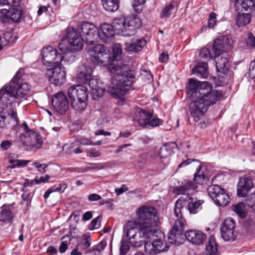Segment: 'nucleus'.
<instances>
[{
    "mask_svg": "<svg viewBox=\"0 0 255 255\" xmlns=\"http://www.w3.org/2000/svg\"><path fill=\"white\" fill-rule=\"evenodd\" d=\"M115 79L116 84L114 86L111 91L112 95L117 98H121L124 96L128 91L135 81V72L129 70L117 73L115 76H112Z\"/></svg>",
    "mask_w": 255,
    "mask_h": 255,
    "instance_id": "nucleus-6",
    "label": "nucleus"
},
{
    "mask_svg": "<svg viewBox=\"0 0 255 255\" xmlns=\"http://www.w3.org/2000/svg\"><path fill=\"white\" fill-rule=\"evenodd\" d=\"M158 234L160 235L159 237H158L157 234H155L153 237L154 238L153 242H147L144 243V251L149 255H155L166 250V245L161 239L164 235L161 232Z\"/></svg>",
    "mask_w": 255,
    "mask_h": 255,
    "instance_id": "nucleus-12",
    "label": "nucleus"
},
{
    "mask_svg": "<svg viewBox=\"0 0 255 255\" xmlns=\"http://www.w3.org/2000/svg\"><path fill=\"white\" fill-rule=\"evenodd\" d=\"M177 147V144L174 142L166 143L162 147H160L158 155L161 158H167L174 153V149Z\"/></svg>",
    "mask_w": 255,
    "mask_h": 255,
    "instance_id": "nucleus-31",
    "label": "nucleus"
},
{
    "mask_svg": "<svg viewBox=\"0 0 255 255\" xmlns=\"http://www.w3.org/2000/svg\"><path fill=\"white\" fill-rule=\"evenodd\" d=\"M146 0H134L132 4L133 7L135 12L137 13H140L142 11L144 4Z\"/></svg>",
    "mask_w": 255,
    "mask_h": 255,
    "instance_id": "nucleus-44",
    "label": "nucleus"
},
{
    "mask_svg": "<svg viewBox=\"0 0 255 255\" xmlns=\"http://www.w3.org/2000/svg\"><path fill=\"white\" fill-rule=\"evenodd\" d=\"M122 53V49L120 46L116 45L113 48V55L111 56L113 61H119L120 56Z\"/></svg>",
    "mask_w": 255,
    "mask_h": 255,
    "instance_id": "nucleus-47",
    "label": "nucleus"
},
{
    "mask_svg": "<svg viewBox=\"0 0 255 255\" xmlns=\"http://www.w3.org/2000/svg\"><path fill=\"white\" fill-rule=\"evenodd\" d=\"M137 230H138V227L135 225V221L129 222L128 223L127 226L124 228V231L128 241L138 235L139 232H137ZM139 233H141V232H140Z\"/></svg>",
    "mask_w": 255,
    "mask_h": 255,
    "instance_id": "nucleus-33",
    "label": "nucleus"
},
{
    "mask_svg": "<svg viewBox=\"0 0 255 255\" xmlns=\"http://www.w3.org/2000/svg\"><path fill=\"white\" fill-rule=\"evenodd\" d=\"M7 109L3 108L0 111V128H4L6 126L5 120L7 116H9L10 119L13 121L15 124L18 123V118L17 116L16 107L14 106H8Z\"/></svg>",
    "mask_w": 255,
    "mask_h": 255,
    "instance_id": "nucleus-21",
    "label": "nucleus"
},
{
    "mask_svg": "<svg viewBox=\"0 0 255 255\" xmlns=\"http://www.w3.org/2000/svg\"><path fill=\"white\" fill-rule=\"evenodd\" d=\"M21 1L17 3H11L12 6L8 9L9 15V19L14 22H19L22 18L23 10L19 5Z\"/></svg>",
    "mask_w": 255,
    "mask_h": 255,
    "instance_id": "nucleus-29",
    "label": "nucleus"
},
{
    "mask_svg": "<svg viewBox=\"0 0 255 255\" xmlns=\"http://www.w3.org/2000/svg\"><path fill=\"white\" fill-rule=\"evenodd\" d=\"M208 26L213 28L216 23V14L215 12H212L210 13L208 18Z\"/></svg>",
    "mask_w": 255,
    "mask_h": 255,
    "instance_id": "nucleus-50",
    "label": "nucleus"
},
{
    "mask_svg": "<svg viewBox=\"0 0 255 255\" xmlns=\"http://www.w3.org/2000/svg\"><path fill=\"white\" fill-rule=\"evenodd\" d=\"M194 161H197L200 163L199 161L197 159L188 158L184 161H183L181 163H180L178 166V168H180L185 166H187L190 164L191 162Z\"/></svg>",
    "mask_w": 255,
    "mask_h": 255,
    "instance_id": "nucleus-54",
    "label": "nucleus"
},
{
    "mask_svg": "<svg viewBox=\"0 0 255 255\" xmlns=\"http://www.w3.org/2000/svg\"><path fill=\"white\" fill-rule=\"evenodd\" d=\"M136 117L139 116L137 120L139 125L143 127L147 128H153L159 126L163 123V120L158 118H153V115L148 111L142 110L139 108L136 112Z\"/></svg>",
    "mask_w": 255,
    "mask_h": 255,
    "instance_id": "nucleus-11",
    "label": "nucleus"
},
{
    "mask_svg": "<svg viewBox=\"0 0 255 255\" xmlns=\"http://www.w3.org/2000/svg\"><path fill=\"white\" fill-rule=\"evenodd\" d=\"M21 0H0V6L7 5L10 6L11 3H17Z\"/></svg>",
    "mask_w": 255,
    "mask_h": 255,
    "instance_id": "nucleus-55",
    "label": "nucleus"
},
{
    "mask_svg": "<svg viewBox=\"0 0 255 255\" xmlns=\"http://www.w3.org/2000/svg\"><path fill=\"white\" fill-rule=\"evenodd\" d=\"M186 90L191 101L189 107L190 114L197 122L201 120L210 106L216 104L222 97L219 91L213 90V86L209 82H200L193 78L189 80Z\"/></svg>",
    "mask_w": 255,
    "mask_h": 255,
    "instance_id": "nucleus-1",
    "label": "nucleus"
},
{
    "mask_svg": "<svg viewBox=\"0 0 255 255\" xmlns=\"http://www.w3.org/2000/svg\"><path fill=\"white\" fill-rule=\"evenodd\" d=\"M8 10L7 9L0 10V21L3 23L8 22L9 20Z\"/></svg>",
    "mask_w": 255,
    "mask_h": 255,
    "instance_id": "nucleus-48",
    "label": "nucleus"
},
{
    "mask_svg": "<svg viewBox=\"0 0 255 255\" xmlns=\"http://www.w3.org/2000/svg\"><path fill=\"white\" fill-rule=\"evenodd\" d=\"M90 165L92 170H100L111 165L110 162L105 163H87Z\"/></svg>",
    "mask_w": 255,
    "mask_h": 255,
    "instance_id": "nucleus-42",
    "label": "nucleus"
},
{
    "mask_svg": "<svg viewBox=\"0 0 255 255\" xmlns=\"http://www.w3.org/2000/svg\"><path fill=\"white\" fill-rule=\"evenodd\" d=\"M199 56L201 58H204L207 60H210L212 57V54L210 48L208 47L202 48L199 53Z\"/></svg>",
    "mask_w": 255,
    "mask_h": 255,
    "instance_id": "nucleus-46",
    "label": "nucleus"
},
{
    "mask_svg": "<svg viewBox=\"0 0 255 255\" xmlns=\"http://www.w3.org/2000/svg\"><path fill=\"white\" fill-rule=\"evenodd\" d=\"M183 241L180 244H175L169 241V236L168 237V241L170 244H174L179 246L183 243L184 241V237L186 238L187 240L192 243L193 244L200 245L203 244L205 242L206 236L202 232L198 230H190L186 231L185 234L183 233Z\"/></svg>",
    "mask_w": 255,
    "mask_h": 255,
    "instance_id": "nucleus-18",
    "label": "nucleus"
},
{
    "mask_svg": "<svg viewBox=\"0 0 255 255\" xmlns=\"http://www.w3.org/2000/svg\"><path fill=\"white\" fill-rule=\"evenodd\" d=\"M11 162L10 166L11 168H14L16 167H21L26 166L29 162V160H18L17 158L16 160H10Z\"/></svg>",
    "mask_w": 255,
    "mask_h": 255,
    "instance_id": "nucleus-43",
    "label": "nucleus"
},
{
    "mask_svg": "<svg viewBox=\"0 0 255 255\" xmlns=\"http://www.w3.org/2000/svg\"><path fill=\"white\" fill-rule=\"evenodd\" d=\"M197 188V186L191 180H184L180 186L173 189V193L177 195H184L188 194L190 190H193Z\"/></svg>",
    "mask_w": 255,
    "mask_h": 255,
    "instance_id": "nucleus-28",
    "label": "nucleus"
},
{
    "mask_svg": "<svg viewBox=\"0 0 255 255\" xmlns=\"http://www.w3.org/2000/svg\"><path fill=\"white\" fill-rule=\"evenodd\" d=\"M174 5L172 4H169L166 5L162 10L160 16L161 18H167L170 16L171 11L174 8Z\"/></svg>",
    "mask_w": 255,
    "mask_h": 255,
    "instance_id": "nucleus-45",
    "label": "nucleus"
},
{
    "mask_svg": "<svg viewBox=\"0 0 255 255\" xmlns=\"http://www.w3.org/2000/svg\"><path fill=\"white\" fill-rule=\"evenodd\" d=\"M58 49L59 48H58ZM59 50L61 52V53H59L55 48L52 46L44 47L42 50L43 64L50 67L59 65L64 59V55L67 53L72 52V51L63 52L60 49Z\"/></svg>",
    "mask_w": 255,
    "mask_h": 255,
    "instance_id": "nucleus-8",
    "label": "nucleus"
},
{
    "mask_svg": "<svg viewBox=\"0 0 255 255\" xmlns=\"http://www.w3.org/2000/svg\"><path fill=\"white\" fill-rule=\"evenodd\" d=\"M136 214L137 218L134 221L135 225L145 238L150 239L153 237L155 234L160 232L155 229L159 222V217L155 208L142 205L138 208Z\"/></svg>",
    "mask_w": 255,
    "mask_h": 255,
    "instance_id": "nucleus-5",
    "label": "nucleus"
},
{
    "mask_svg": "<svg viewBox=\"0 0 255 255\" xmlns=\"http://www.w3.org/2000/svg\"><path fill=\"white\" fill-rule=\"evenodd\" d=\"M247 43L250 46H255V37L253 35L252 33H250L249 34Z\"/></svg>",
    "mask_w": 255,
    "mask_h": 255,
    "instance_id": "nucleus-59",
    "label": "nucleus"
},
{
    "mask_svg": "<svg viewBox=\"0 0 255 255\" xmlns=\"http://www.w3.org/2000/svg\"><path fill=\"white\" fill-rule=\"evenodd\" d=\"M127 31L125 34L127 36H133L136 33V29H139L141 26V21L136 15L125 16Z\"/></svg>",
    "mask_w": 255,
    "mask_h": 255,
    "instance_id": "nucleus-20",
    "label": "nucleus"
},
{
    "mask_svg": "<svg viewBox=\"0 0 255 255\" xmlns=\"http://www.w3.org/2000/svg\"><path fill=\"white\" fill-rule=\"evenodd\" d=\"M11 144H12L10 141L4 140L2 141L0 144V147L3 150H5L9 148L11 145Z\"/></svg>",
    "mask_w": 255,
    "mask_h": 255,
    "instance_id": "nucleus-63",
    "label": "nucleus"
},
{
    "mask_svg": "<svg viewBox=\"0 0 255 255\" xmlns=\"http://www.w3.org/2000/svg\"><path fill=\"white\" fill-rule=\"evenodd\" d=\"M33 165L34 166L38 169V170L41 173H44L45 172L46 168L47 167V165L46 164H41L38 162H35L33 163Z\"/></svg>",
    "mask_w": 255,
    "mask_h": 255,
    "instance_id": "nucleus-53",
    "label": "nucleus"
},
{
    "mask_svg": "<svg viewBox=\"0 0 255 255\" xmlns=\"http://www.w3.org/2000/svg\"><path fill=\"white\" fill-rule=\"evenodd\" d=\"M202 165L199 164L197 172L194 174V181L195 183L202 185L208 180L207 176L201 170Z\"/></svg>",
    "mask_w": 255,
    "mask_h": 255,
    "instance_id": "nucleus-38",
    "label": "nucleus"
},
{
    "mask_svg": "<svg viewBox=\"0 0 255 255\" xmlns=\"http://www.w3.org/2000/svg\"><path fill=\"white\" fill-rule=\"evenodd\" d=\"M67 187V185L64 183H63L59 184L58 187L52 188L53 191H54V192H59L60 193H63Z\"/></svg>",
    "mask_w": 255,
    "mask_h": 255,
    "instance_id": "nucleus-57",
    "label": "nucleus"
},
{
    "mask_svg": "<svg viewBox=\"0 0 255 255\" xmlns=\"http://www.w3.org/2000/svg\"><path fill=\"white\" fill-rule=\"evenodd\" d=\"M144 238L143 236L142 237L140 235V233H138V235L135 238H133L131 239H130L129 241L130 245H131L133 247L138 248L141 246L143 244H144L145 242L143 240V238Z\"/></svg>",
    "mask_w": 255,
    "mask_h": 255,
    "instance_id": "nucleus-39",
    "label": "nucleus"
},
{
    "mask_svg": "<svg viewBox=\"0 0 255 255\" xmlns=\"http://www.w3.org/2000/svg\"><path fill=\"white\" fill-rule=\"evenodd\" d=\"M101 152L100 151L95 149L92 148L90 150V154L89 155L90 157H98L100 156Z\"/></svg>",
    "mask_w": 255,
    "mask_h": 255,
    "instance_id": "nucleus-64",
    "label": "nucleus"
},
{
    "mask_svg": "<svg viewBox=\"0 0 255 255\" xmlns=\"http://www.w3.org/2000/svg\"><path fill=\"white\" fill-rule=\"evenodd\" d=\"M19 138L23 145L34 148H40L43 144L42 136L34 131H29L27 135L23 133H20Z\"/></svg>",
    "mask_w": 255,
    "mask_h": 255,
    "instance_id": "nucleus-15",
    "label": "nucleus"
},
{
    "mask_svg": "<svg viewBox=\"0 0 255 255\" xmlns=\"http://www.w3.org/2000/svg\"><path fill=\"white\" fill-rule=\"evenodd\" d=\"M92 74V69L85 64H82L78 67L77 80L80 83L86 84L87 81L91 78Z\"/></svg>",
    "mask_w": 255,
    "mask_h": 255,
    "instance_id": "nucleus-23",
    "label": "nucleus"
},
{
    "mask_svg": "<svg viewBox=\"0 0 255 255\" xmlns=\"http://www.w3.org/2000/svg\"><path fill=\"white\" fill-rule=\"evenodd\" d=\"M204 202L203 200L193 201L192 197H187L186 198L180 197L175 202L174 214L177 219L169 233V241L175 244H180L183 241V232L186 223L183 216V211L185 207L190 214H196L202 208V205Z\"/></svg>",
    "mask_w": 255,
    "mask_h": 255,
    "instance_id": "nucleus-3",
    "label": "nucleus"
},
{
    "mask_svg": "<svg viewBox=\"0 0 255 255\" xmlns=\"http://www.w3.org/2000/svg\"><path fill=\"white\" fill-rule=\"evenodd\" d=\"M107 246V242L105 241H102L100 242L97 246L93 248L91 250L92 251H96L98 252H100L103 251Z\"/></svg>",
    "mask_w": 255,
    "mask_h": 255,
    "instance_id": "nucleus-52",
    "label": "nucleus"
},
{
    "mask_svg": "<svg viewBox=\"0 0 255 255\" xmlns=\"http://www.w3.org/2000/svg\"><path fill=\"white\" fill-rule=\"evenodd\" d=\"M68 94L71 106L74 110L82 112L86 108L88 95L86 87L72 86L68 90Z\"/></svg>",
    "mask_w": 255,
    "mask_h": 255,
    "instance_id": "nucleus-7",
    "label": "nucleus"
},
{
    "mask_svg": "<svg viewBox=\"0 0 255 255\" xmlns=\"http://www.w3.org/2000/svg\"><path fill=\"white\" fill-rule=\"evenodd\" d=\"M91 61L95 65L107 66L112 59L109 53L106 52L103 45L99 44L89 49Z\"/></svg>",
    "mask_w": 255,
    "mask_h": 255,
    "instance_id": "nucleus-9",
    "label": "nucleus"
},
{
    "mask_svg": "<svg viewBox=\"0 0 255 255\" xmlns=\"http://www.w3.org/2000/svg\"><path fill=\"white\" fill-rule=\"evenodd\" d=\"M207 192L217 205L225 207L230 202L231 199L228 193L218 185H210L207 188Z\"/></svg>",
    "mask_w": 255,
    "mask_h": 255,
    "instance_id": "nucleus-10",
    "label": "nucleus"
},
{
    "mask_svg": "<svg viewBox=\"0 0 255 255\" xmlns=\"http://www.w3.org/2000/svg\"><path fill=\"white\" fill-rule=\"evenodd\" d=\"M115 34H116L111 24L104 23L101 25L100 29L97 33L99 38L105 43H108L111 41Z\"/></svg>",
    "mask_w": 255,
    "mask_h": 255,
    "instance_id": "nucleus-22",
    "label": "nucleus"
},
{
    "mask_svg": "<svg viewBox=\"0 0 255 255\" xmlns=\"http://www.w3.org/2000/svg\"><path fill=\"white\" fill-rule=\"evenodd\" d=\"M169 55L167 52H162L159 56V60L161 63H165L168 61Z\"/></svg>",
    "mask_w": 255,
    "mask_h": 255,
    "instance_id": "nucleus-58",
    "label": "nucleus"
},
{
    "mask_svg": "<svg viewBox=\"0 0 255 255\" xmlns=\"http://www.w3.org/2000/svg\"><path fill=\"white\" fill-rule=\"evenodd\" d=\"M233 43V40L229 35H222L215 39L212 45L214 56L227 54L226 52L231 48Z\"/></svg>",
    "mask_w": 255,
    "mask_h": 255,
    "instance_id": "nucleus-13",
    "label": "nucleus"
},
{
    "mask_svg": "<svg viewBox=\"0 0 255 255\" xmlns=\"http://www.w3.org/2000/svg\"><path fill=\"white\" fill-rule=\"evenodd\" d=\"M46 74L48 77L49 81L55 86H61L65 81L66 72L59 65H56L48 69Z\"/></svg>",
    "mask_w": 255,
    "mask_h": 255,
    "instance_id": "nucleus-14",
    "label": "nucleus"
},
{
    "mask_svg": "<svg viewBox=\"0 0 255 255\" xmlns=\"http://www.w3.org/2000/svg\"><path fill=\"white\" fill-rule=\"evenodd\" d=\"M14 215L12 211L7 207L3 205L0 213V221L10 222L13 220Z\"/></svg>",
    "mask_w": 255,
    "mask_h": 255,
    "instance_id": "nucleus-35",
    "label": "nucleus"
},
{
    "mask_svg": "<svg viewBox=\"0 0 255 255\" xmlns=\"http://www.w3.org/2000/svg\"><path fill=\"white\" fill-rule=\"evenodd\" d=\"M97 31L98 28L95 25L87 21L81 24L80 35L73 27H69L59 43V48L63 52H76L83 49V41L88 44L94 45Z\"/></svg>",
    "mask_w": 255,
    "mask_h": 255,
    "instance_id": "nucleus-2",
    "label": "nucleus"
},
{
    "mask_svg": "<svg viewBox=\"0 0 255 255\" xmlns=\"http://www.w3.org/2000/svg\"><path fill=\"white\" fill-rule=\"evenodd\" d=\"M93 217V212L87 211L82 216V220L87 221L90 220Z\"/></svg>",
    "mask_w": 255,
    "mask_h": 255,
    "instance_id": "nucleus-62",
    "label": "nucleus"
},
{
    "mask_svg": "<svg viewBox=\"0 0 255 255\" xmlns=\"http://www.w3.org/2000/svg\"><path fill=\"white\" fill-rule=\"evenodd\" d=\"M232 209L241 218L244 219L246 218L247 215L246 207L243 202H240L232 205Z\"/></svg>",
    "mask_w": 255,
    "mask_h": 255,
    "instance_id": "nucleus-37",
    "label": "nucleus"
},
{
    "mask_svg": "<svg viewBox=\"0 0 255 255\" xmlns=\"http://www.w3.org/2000/svg\"><path fill=\"white\" fill-rule=\"evenodd\" d=\"M24 69L20 68L8 85L0 90V102L3 107L19 106L20 100L27 94L30 86L24 81Z\"/></svg>",
    "mask_w": 255,
    "mask_h": 255,
    "instance_id": "nucleus-4",
    "label": "nucleus"
},
{
    "mask_svg": "<svg viewBox=\"0 0 255 255\" xmlns=\"http://www.w3.org/2000/svg\"><path fill=\"white\" fill-rule=\"evenodd\" d=\"M114 61H113L112 59L109 62V64L107 65V70L108 71L111 73L112 74H115V76L118 73H121V67L117 65H116L115 63H114L113 62Z\"/></svg>",
    "mask_w": 255,
    "mask_h": 255,
    "instance_id": "nucleus-41",
    "label": "nucleus"
},
{
    "mask_svg": "<svg viewBox=\"0 0 255 255\" xmlns=\"http://www.w3.org/2000/svg\"><path fill=\"white\" fill-rule=\"evenodd\" d=\"M102 4L104 8L109 12H115L119 8V0H102Z\"/></svg>",
    "mask_w": 255,
    "mask_h": 255,
    "instance_id": "nucleus-34",
    "label": "nucleus"
},
{
    "mask_svg": "<svg viewBox=\"0 0 255 255\" xmlns=\"http://www.w3.org/2000/svg\"><path fill=\"white\" fill-rule=\"evenodd\" d=\"M84 239L83 240L82 245L85 249L88 248L91 244L92 239L89 235H84Z\"/></svg>",
    "mask_w": 255,
    "mask_h": 255,
    "instance_id": "nucleus-51",
    "label": "nucleus"
},
{
    "mask_svg": "<svg viewBox=\"0 0 255 255\" xmlns=\"http://www.w3.org/2000/svg\"><path fill=\"white\" fill-rule=\"evenodd\" d=\"M252 20L251 13H239L236 19V23L238 26H244L249 24Z\"/></svg>",
    "mask_w": 255,
    "mask_h": 255,
    "instance_id": "nucleus-36",
    "label": "nucleus"
},
{
    "mask_svg": "<svg viewBox=\"0 0 255 255\" xmlns=\"http://www.w3.org/2000/svg\"><path fill=\"white\" fill-rule=\"evenodd\" d=\"M236 223L232 218L226 219L220 229L221 237L225 241H233L236 236L235 234Z\"/></svg>",
    "mask_w": 255,
    "mask_h": 255,
    "instance_id": "nucleus-17",
    "label": "nucleus"
},
{
    "mask_svg": "<svg viewBox=\"0 0 255 255\" xmlns=\"http://www.w3.org/2000/svg\"><path fill=\"white\" fill-rule=\"evenodd\" d=\"M146 41L143 38L133 37L130 42L125 43L126 49L128 51L137 52L141 51L145 45Z\"/></svg>",
    "mask_w": 255,
    "mask_h": 255,
    "instance_id": "nucleus-27",
    "label": "nucleus"
},
{
    "mask_svg": "<svg viewBox=\"0 0 255 255\" xmlns=\"http://www.w3.org/2000/svg\"><path fill=\"white\" fill-rule=\"evenodd\" d=\"M75 142L78 144L88 145L94 144V142L90 139L85 137H78L75 139Z\"/></svg>",
    "mask_w": 255,
    "mask_h": 255,
    "instance_id": "nucleus-49",
    "label": "nucleus"
},
{
    "mask_svg": "<svg viewBox=\"0 0 255 255\" xmlns=\"http://www.w3.org/2000/svg\"><path fill=\"white\" fill-rule=\"evenodd\" d=\"M113 27L115 33L119 35H122L123 36H127L125 34V31H127L126 23L125 22V16L120 15L115 17L112 21L111 24Z\"/></svg>",
    "mask_w": 255,
    "mask_h": 255,
    "instance_id": "nucleus-26",
    "label": "nucleus"
},
{
    "mask_svg": "<svg viewBox=\"0 0 255 255\" xmlns=\"http://www.w3.org/2000/svg\"><path fill=\"white\" fill-rule=\"evenodd\" d=\"M49 179L50 176L48 175H46L45 176H41L39 178L36 176L35 178V184H38L41 183H45L47 182Z\"/></svg>",
    "mask_w": 255,
    "mask_h": 255,
    "instance_id": "nucleus-56",
    "label": "nucleus"
},
{
    "mask_svg": "<svg viewBox=\"0 0 255 255\" xmlns=\"http://www.w3.org/2000/svg\"><path fill=\"white\" fill-rule=\"evenodd\" d=\"M129 245V241L128 240H125L124 237H123L121 241L120 248L121 255H125L128 253L130 249Z\"/></svg>",
    "mask_w": 255,
    "mask_h": 255,
    "instance_id": "nucleus-40",
    "label": "nucleus"
},
{
    "mask_svg": "<svg viewBox=\"0 0 255 255\" xmlns=\"http://www.w3.org/2000/svg\"><path fill=\"white\" fill-rule=\"evenodd\" d=\"M52 105L54 109L60 114L66 113L69 108V102L63 92H59L52 98Z\"/></svg>",
    "mask_w": 255,
    "mask_h": 255,
    "instance_id": "nucleus-16",
    "label": "nucleus"
},
{
    "mask_svg": "<svg viewBox=\"0 0 255 255\" xmlns=\"http://www.w3.org/2000/svg\"><path fill=\"white\" fill-rule=\"evenodd\" d=\"M234 5L236 8L241 6L242 10L252 12L255 15V0H235Z\"/></svg>",
    "mask_w": 255,
    "mask_h": 255,
    "instance_id": "nucleus-30",
    "label": "nucleus"
},
{
    "mask_svg": "<svg viewBox=\"0 0 255 255\" xmlns=\"http://www.w3.org/2000/svg\"><path fill=\"white\" fill-rule=\"evenodd\" d=\"M217 71L223 74H226L229 70V60L227 54L214 56Z\"/></svg>",
    "mask_w": 255,
    "mask_h": 255,
    "instance_id": "nucleus-24",
    "label": "nucleus"
},
{
    "mask_svg": "<svg viewBox=\"0 0 255 255\" xmlns=\"http://www.w3.org/2000/svg\"><path fill=\"white\" fill-rule=\"evenodd\" d=\"M88 198L90 201H96L100 200L101 199V197L98 194L93 193L89 195Z\"/></svg>",
    "mask_w": 255,
    "mask_h": 255,
    "instance_id": "nucleus-61",
    "label": "nucleus"
},
{
    "mask_svg": "<svg viewBox=\"0 0 255 255\" xmlns=\"http://www.w3.org/2000/svg\"><path fill=\"white\" fill-rule=\"evenodd\" d=\"M81 86L86 87L87 90H88L87 86H89L91 94L95 100L102 97L104 94V89L98 85V82L96 79L91 78L87 81V84Z\"/></svg>",
    "mask_w": 255,
    "mask_h": 255,
    "instance_id": "nucleus-25",
    "label": "nucleus"
},
{
    "mask_svg": "<svg viewBox=\"0 0 255 255\" xmlns=\"http://www.w3.org/2000/svg\"><path fill=\"white\" fill-rule=\"evenodd\" d=\"M193 73L197 76L207 79L209 75L208 66L207 62H199L193 69Z\"/></svg>",
    "mask_w": 255,
    "mask_h": 255,
    "instance_id": "nucleus-32",
    "label": "nucleus"
},
{
    "mask_svg": "<svg viewBox=\"0 0 255 255\" xmlns=\"http://www.w3.org/2000/svg\"><path fill=\"white\" fill-rule=\"evenodd\" d=\"M254 187L252 178L244 176L239 178L237 185V195L240 197H246L250 190Z\"/></svg>",
    "mask_w": 255,
    "mask_h": 255,
    "instance_id": "nucleus-19",
    "label": "nucleus"
},
{
    "mask_svg": "<svg viewBox=\"0 0 255 255\" xmlns=\"http://www.w3.org/2000/svg\"><path fill=\"white\" fill-rule=\"evenodd\" d=\"M128 190V188L125 185H123L121 188L115 189V193L117 195L119 196Z\"/></svg>",
    "mask_w": 255,
    "mask_h": 255,
    "instance_id": "nucleus-60",
    "label": "nucleus"
}]
</instances>
